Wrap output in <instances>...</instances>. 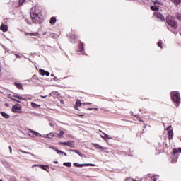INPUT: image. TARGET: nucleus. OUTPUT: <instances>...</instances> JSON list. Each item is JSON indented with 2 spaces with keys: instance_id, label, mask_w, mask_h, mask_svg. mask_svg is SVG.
Returning <instances> with one entry per match:
<instances>
[{
  "instance_id": "2",
  "label": "nucleus",
  "mask_w": 181,
  "mask_h": 181,
  "mask_svg": "<svg viewBox=\"0 0 181 181\" xmlns=\"http://www.w3.org/2000/svg\"><path fill=\"white\" fill-rule=\"evenodd\" d=\"M166 22L173 29H177V23H176V18L175 17L168 16L166 18Z\"/></svg>"
},
{
  "instance_id": "20",
  "label": "nucleus",
  "mask_w": 181,
  "mask_h": 181,
  "mask_svg": "<svg viewBox=\"0 0 181 181\" xmlns=\"http://www.w3.org/2000/svg\"><path fill=\"white\" fill-rule=\"evenodd\" d=\"M71 42V43H75L76 42V35H72L70 36Z\"/></svg>"
},
{
  "instance_id": "14",
  "label": "nucleus",
  "mask_w": 181,
  "mask_h": 181,
  "mask_svg": "<svg viewBox=\"0 0 181 181\" xmlns=\"http://www.w3.org/2000/svg\"><path fill=\"white\" fill-rule=\"evenodd\" d=\"M40 169H42L43 170H46L47 172H49V170H47V169H50V167H49V165H40Z\"/></svg>"
},
{
  "instance_id": "24",
  "label": "nucleus",
  "mask_w": 181,
  "mask_h": 181,
  "mask_svg": "<svg viewBox=\"0 0 181 181\" xmlns=\"http://www.w3.org/2000/svg\"><path fill=\"white\" fill-rule=\"evenodd\" d=\"M31 106L33 107V108H38V107H40V105H37L35 103H31Z\"/></svg>"
},
{
  "instance_id": "63",
  "label": "nucleus",
  "mask_w": 181,
  "mask_h": 181,
  "mask_svg": "<svg viewBox=\"0 0 181 181\" xmlns=\"http://www.w3.org/2000/svg\"><path fill=\"white\" fill-rule=\"evenodd\" d=\"M44 138H47V136L45 135L43 136Z\"/></svg>"
},
{
  "instance_id": "10",
  "label": "nucleus",
  "mask_w": 181,
  "mask_h": 181,
  "mask_svg": "<svg viewBox=\"0 0 181 181\" xmlns=\"http://www.w3.org/2000/svg\"><path fill=\"white\" fill-rule=\"evenodd\" d=\"M21 110V105L17 104V105H13L11 110L13 112H16V110Z\"/></svg>"
},
{
  "instance_id": "29",
  "label": "nucleus",
  "mask_w": 181,
  "mask_h": 181,
  "mask_svg": "<svg viewBox=\"0 0 181 181\" xmlns=\"http://www.w3.org/2000/svg\"><path fill=\"white\" fill-rule=\"evenodd\" d=\"M46 136L47 138H49V139L54 138L53 133H49L48 134H46Z\"/></svg>"
},
{
  "instance_id": "48",
  "label": "nucleus",
  "mask_w": 181,
  "mask_h": 181,
  "mask_svg": "<svg viewBox=\"0 0 181 181\" xmlns=\"http://www.w3.org/2000/svg\"><path fill=\"white\" fill-rule=\"evenodd\" d=\"M9 151H10V153H12V147L10 146H8Z\"/></svg>"
},
{
  "instance_id": "54",
  "label": "nucleus",
  "mask_w": 181,
  "mask_h": 181,
  "mask_svg": "<svg viewBox=\"0 0 181 181\" xmlns=\"http://www.w3.org/2000/svg\"><path fill=\"white\" fill-rule=\"evenodd\" d=\"M33 78L36 79V75H34V76H33Z\"/></svg>"
},
{
  "instance_id": "47",
  "label": "nucleus",
  "mask_w": 181,
  "mask_h": 181,
  "mask_svg": "<svg viewBox=\"0 0 181 181\" xmlns=\"http://www.w3.org/2000/svg\"><path fill=\"white\" fill-rule=\"evenodd\" d=\"M171 162H172L173 163H176L177 160H176V159H173V160H171Z\"/></svg>"
},
{
  "instance_id": "51",
  "label": "nucleus",
  "mask_w": 181,
  "mask_h": 181,
  "mask_svg": "<svg viewBox=\"0 0 181 181\" xmlns=\"http://www.w3.org/2000/svg\"><path fill=\"white\" fill-rule=\"evenodd\" d=\"M16 57H17L18 59H21V56L18 55V54H15Z\"/></svg>"
},
{
  "instance_id": "30",
  "label": "nucleus",
  "mask_w": 181,
  "mask_h": 181,
  "mask_svg": "<svg viewBox=\"0 0 181 181\" xmlns=\"http://www.w3.org/2000/svg\"><path fill=\"white\" fill-rule=\"evenodd\" d=\"M20 151L22 152V153H25L26 155H32V156H35V155L32 154L31 153L26 152L22 150H21Z\"/></svg>"
},
{
  "instance_id": "15",
  "label": "nucleus",
  "mask_w": 181,
  "mask_h": 181,
  "mask_svg": "<svg viewBox=\"0 0 181 181\" xmlns=\"http://www.w3.org/2000/svg\"><path fill=\"white\" fill-rule=\"evenodd\" d=\"M67 146H69V148H74V141H68Z\"/></svg>"
},
{
  "instance_id": "1",
  "label": "nucleus",
  "mask_w": 181,
  "mask_h": 181,
  "mask_svg": "<svg viewBox=\"0 0 181 181\" xmlns=\"http://www.w3.org/2000/svg\"><path fill=\"white\" fill-rule=\"evenodd\" d=\"M30 18L34 23H40L42 19V11L39 8L35 7L30 11Z\"/></svg>"
},
{
  "instance_id": "6",
  "label": "nucleus",
  "mask_w": 181,
  "mask_h": 181,
  "mask_svg": "<svg viewBox=\"0 0 181 181\" xmlns=\"http://www.w3.org/2000/svg\"><path fill=\"white\" fill-rule=\"evenodd\" d=\"M78 54H83L84 53V43L81 42V47L79 50L77 51Z\"/></svg>"
},
{
  "instance_id": "39",
  "label": "nucleus",
  "mask_w": 181,
  "mask_h": 181,
  "mask_svg": "<svg viewBox=\"0 0 181 181\" xmlns=\"http://www.w3.org/2000/svg\"><path fill=\"white\" fill-rule=\"evenodd\" d=\"M23 2H25V0H19L18 1L19 5H22V4H23Z\"/></svg>"
},
{
  "instance_id": "44",
  "label": "nucleus",
  "mask_w": 181,
  "mask_h": 181,
  "mask_svg": "<svg viewBox=\"0 0 181 181\" xmlns=\"http://www.w3.org/2000/svg\"><path fill=\"white\" fill-rule=\"evenodd\" d=\"M71 152H75L76 153H77V152L78 151V150H69Z\"/></svg>"
},
{
  "instance_id": "33",
  "label": "nucleus",
  "mask_w": 181,
  "mask_h": 181,
  "mask_svg": "<svg viewBox=\"0 0 181 181\" xmlns=\"http://www.w3.org/2000/svg\"><path fill=\"white\" fill-rule=\"evenodd\" d=\"M59 145H64L65 146H67V141H64V142H59L58 143Z\"/></svg>"
},
{
  "instance_id": "58",
  "label": "nucleus",
  "mask_w": 181,
  "mask_h": 181,
  "mask_svg": "<svg viewBox=\"0 0 181 181\" xmlns=\"http://www.w3.org/2000/svg\"><path fill=\"white\" fill-rule=\"evenodd\" d=\"M27 21V23H28V25H30V23L28 21V19H26Z\"/></svg>"
},
{
  "instance_id": "32",
  "label": "nucleus",
  "mask_w": 181,
  "mask_h": 181,
  "mask_svg": "<svg viewBox=\"0 0 181 181\" xmlns=\"http://www.w3.org/2000/svg\"><path fill=\"white\" fill-rule=\"evenodd\" d=\"M158 47H160V49H163V46H162V40H160V41H158Z\"/></svg>"
},
{
  "instance_id": "28",
  "label": "nucleus",
  "mask_w": 181,
  "mask_h": 181,
  "mask_svg": "<svg viewBox=\"0 0 181 181\" xmlns=\"http://www.w3.org/2000/svg\"><path fill=\"white\" fill-rule=\"evenodd\" d=\"M176 18H177L178 21H181V13H176Z\"/></svg>"
},
{
  "instance_id": "8",
  "label": "nucleus",
  "mask_w": 181,
  "mask_h": 181,
  "mask_svg": "<svg viewBox=\"0 0 181 181\" xmlns=\"http://www.w3.org/2000/svg\"><path fill=\"white\" fill-rule=\"evenodd\" d=\"M39 73L41 76H50V72L46 71L45 70H43V69H40Z\"/></svg>"
},
{
  "instance_id": "7",
  "label": "nucleus",
  "mask_w": 181,
  "mask_h": 181,
  "mask_svg": "<svg viewBox=\"0 0 181 181\" xmlns=\"http://www.w3.org/2000/svg\"><path fill=\"white\" fill-rule=\"evenodd\" d=\"M156 18H158V19H160L162 22H165V16L162 15L160 13H155Z\"/></svg>"
},
{
  "instance_id": "38",
  "label": "nucleus",
  "mask_w": 181,
  "mask_h": 181,
  "mask_svg": "<svg viewBox=\"0 0 181 181\" xmlns=\"http://www.w3.org/2000/svg\"><path fill=\"white\" fill-rule=\"evenodd\" d=\"M35 166L40 168V166H42V165H40V164H35V165H33V168H35Z\"/></svg>"
},
{
  "instance_id": "9",
  "label": "nucleus",
  "mask_w": 181,
  "mask_h": 181,
  "mask_svg": "<svg viewBox=\"0 0 181 181\" xmlns=\"http://www.w3.org/2000/svg\"><path fill=\"white\" fill-rule=\"evenodd\" d=\"M83 103H81V100H77L74 108L78 111V107H81Z\"/></svg>"
},
{
  "instance_id": "57",
  "label": "nucleus",
  "mask_w": 181,
  "mask_h": 181,
  "mask_svg": "<svg viewBox=\"0 0 181 181\" xmlns=\"http://www.w3.org/2000/svg\"><path fill=\"white\" fill-rule=\"evenodd\" d=\"M82 104H83V105H87V103H83Z\"/></svg>"
},
{
  "instance_id": "55",
  "label": "nucleus",
  "mask_w": 181,
  "mask_h": 181,
  "mask_svg": "<svg viewBox=\"0 0 181 181\" xmlns=\"http://www.w3.org/2000/svg\"><path fill=\"white\" fill-rule=\"evenodd\" d=\"M54 81H57V77H54Z\"/></svg>"
},
{
  "instance_id": "16",
  "label": "nucleus",
  "mask_w": 181,
  "mask_h": 181,
  "mask_svg": "<svg viewBox=\"0 0 181 181\" xmlns=\"http://www.w3.org/2000/svg\"><path fill=\"white\" fill-rule=\"evenodd\" d=\"M14 86H16V87H17V88H18L19 90H23V87L22 86V83L15 82Z\"/></svg>"
},
{
  "instance_id": "22",
  "label": "nucleus",
  "mask_w": 181,
  "mask_h": 181,
  "mask_svg": "<svg viewBox=\"0 0 181 181\" xmlns=\"http://www.w3.org/2000/svg\"><path fill=\"white\" fill-rule=\"evenodd\" d=\"M173 152L174 155H176V153H177L178 152L180 153H181V148H179L178 149L174 148L173 150Z\"/></svg>"
},
{
  "instance_id": "59",
  "label": "nucleus",
  "mask_w": 181,
  "mask_h": 181,
  "mask_svg": "<svg viewBox=\"0 0 181 181\" xmlns=\"http://www.w3.org/2000/svg\"><path fill=\"white\" fill-rule=\"evenodd\" d=\"M91 105V103H87V105Z\"/></svg>"
},
{
  "instance_id": "42",
  "label": "nucleus",
  "mask_w": 181,
  "mask_h": 181,
  "mask_svg": "<svg viewBox=\"0 0 181 181\" xmlns=\"http://www.w3.org/2000/svg\"><path fill=\"white\" fill-rule=\"evenodd\" d=\"M11 100H12L13 101H16V103H21V101H19V100H16V99L11 98Z\"/></svg>"
},
{
  "instance_id": "43",
  "label": "nucleus",
  "mask_w": 181,
  "mask_h": 181,
  "mask_svg": "<svg viewBox=\"0 0 181 181\" xmlns=\"http://www.w3.org/2000/svg\"><path fill=\"white\" fill-rule=\"evenodd\" d=\"M53 135H54V137L56 136V137H59V133H53Z\"/></svg>"
},
{
  "instance_id": "12",
  "label": "nucleus",
  "mask_w": 181,
  "mask_h": 181,
  "mask_svg": "<svg viewBox=\"0 0 181 181\" xmlns=\"http://www.w3.org/2000/svg\"><path fill=\"white\" fill-rule=\"evenodd\" d=\"M25 36H37L39 35V33H25Z\"/></svg>"
},
{
  "instance_id": "36",
  "label": "nucleus",
  "mask_w": 181,
  "mask_h": 181,
  "mask_svg": "<svg viewBox=\"0 0 181 181\" xmlns=\"http://www.w3.org/2000/svg\"><path fill=\"white\" fill-rule=\"evenodd\" d=\"M15 98H18V100H23V97H21L19 95H14Z\"/></svg>"
},
{
  "instance_id": "61",
  "label": "nucleus",
  "mask_w": 181,
  "mask_h": 181,
  "mask_svg": "<svg viewBox=\"0 0 181 181\" xmlns=\"http://www.w3.org/2000/svg\"><path fill=\"white\" fill-rule=\"evenodd\" d=\"M42 97V98H46V97H47V96H41Z\"/></svg>"
},
{
  "instance_id": "64",
  "label": "nucleus",
  "mask_w": 181,
  "mask_h": 181,
  "mask_svg": "<svg viewBox=\"0 0 181 181\" xmlns=\"http://www.w3.org/2000/svg\"><path fill=\"white\" fill-rule=\"evenodd\" d=\"M153 181H156V178H154V179H153Z\"/></svg>"
},
{
  "instance_id": "5",
  "label": "nucleus",
  "mask_w": 181,
  "mask_h": 181,
  "mask_svg": "<svg viewBox=\"0 0 181 181\" xmlns=\"http://www.w3.org/2000/svg\"><path fill=\"white\" fill-rule=\"evenodd\" d=\"M29 135L30 136H31L32 138H33L34 136H42V134H40V133H38L37 132H35L33 130H30L29 132Z\"/></svg>"
},
{
  "instance_id": "31",
  "label": "nucleus",
  "mask_w": 181,
  "mask_h": 181,
  "mask_svg": "<svg viewBox=\"0 0 181 181\" xmlns=\"http://www.w3.org/2000/svg\"><path fill=\"white\" fill-rule=\"evenodd\" d=\"M76 153L79 155V156H81V158H86V156L80 151H78Z\"/></svg>"
},
{
  "instance_id": "19",
  "label": "nucleus",
  "mask_w": 181,
  "mask_h": 181,
  "mask_svg": "<svg viewBox=\"0 0 181 181\" xmlns=\"http://www.w3.org/2000/svg\"><path fill=\"white\" fill-rule=\"evenodd\" d=\"M151 11H159V6H151Z\"/></svg>"
},
{
  "instance_id": "27",
  "label": "nucleus",
  "mask_w": 181,
  "mask_h": 181,
  "mask_svg": "<svg viewBox=\"0 0 181 181\" xmlns=\"http://www.w3.org/2000/svg\"><path fill=\"white\" fill-rule=\"evenodd\" d=\"M63 165L67 168H71V163H64Z\"/></svg>"
},
{
  "instance_id": "62",
  "label": "nucleus",
  "mask_w": 181,
  "mask_h": 181,
  "mask_svg": "<svg viewBox=\"0 0 181 181\" xmlns=\"http://www.w3.org/2000/svg\"><path fill=\"white\" fill-rule=\"evenodd\" d=\"M54 163H59L58 161H54Z\"/></svg>"
},
{
  "instance_id": "46",
  "label": "nucleus",
  "mask_w": 181,
  "mask_h": 181,
  "mask_svg": "<svg viewBox=\"0 0 181 181\" xmlns=\"http://www.w3.org/2000/svg\"><path fill=\"white\" fill-rule=\"evenodd\" d=\"M172 128V126H169L167 127L166 131H170V129Z\"/></svg>"
},
{
  "instance_id": "17",
  "label": "nucleus",
  "mask_w": 181,
  "mask_h": 181,
  "mask_svg": "<svg viewBox=\"0 0 181 181\" xmlns=\"http://www.w3.org/2000/svg\"><path fill=\"white\" fill-rule=\"evenodd\" d=\"M94 147L96 148V149H100V151H103V149H105V148L100 146L99 144H95Z\"/></svg>"
},
{
  "instance_id": "25",
  "label": "nucleus",
  "mask_w": 181,
  "mask_h": 181,
  "mask_svg": "<svg viewBox=\"0 0 181 181\" xmlns=\"http://www.w3.org/2000/svg\"><path fill=\"white\" fill-rule=\"evenodd\" d=\"M171 2L175 3V5H179L181 2V0H171Z\"/></svg>"
},
{
  "instance_id": "53",
  "label": "nucleus",
  "mask_w": 181,
  "mask_h": 181,
  "mask_svg": "<svg viewBox=\"0 0 181 181\" xmlns=\"http://www.w3.org/2000/svg\"><path fill=\"white\" fill-rule=\"evenodd\" d=\"M62 155H64L65 156H67V153H65V152L62 153Z\"/></svg>"
},
{
  "instance_id": "21",
  "label": "nucleus",
  "mask_w": 181,
  "mask_h": 181,
  "mask_svg": "<svg viewBox=\"0 0 181 181\" xmlns=\"http://www.w3.org/2000/svg\"><path fill=\"white\" fill-rule=\"evenodd\" d=\"M1 115H2V117H4V118H6V119H8L9 118V115H8L7 113H5L4 112H1Z\"/></svg>"
},
{
  "instance_id": "3",
  "label": "nucleus",
  "mask_w": 181,
  "mask_h": 181,
  "mask_svg": "<svg viewBox=\"0 0 181 181\" xmlns=\"http://www.w3.org/2000/svg\"><path fill=\"white\" fill-rule=\"evenodd\" d=\"M171 97L173 103L176 104L180 103V94L178 92H171Z\"/></svg>"
},
{
  "instance_id": "52",
  "label": "nucleus",
  "mask_w": 181,
  "mask_h": 181,
  "mask_svg": "<svg viewBox=\"0 0 181 181\" xmlns=\"http://www.w3.org/2000/svg\"><path fill=\"white\" fill-rule=\"evenodd\" d=\"M60 103H61V104H64V101H63V100H61Z\"/></svg>"
},
{
  "instance_id": "40",
  "label": "nucleus",
  "mask_w": 181,
  "mask_h": 181,
  "mask_svg": "<svg viewBox=\"0 0 181 181\" xmlns=\"http://www.w3.org/2000/svg\"><path fill=\"white\" fill-rule=\"evenodd\" d=\"M135 117H136V118H139V121H140V122H144V120L141 119V118L138 117V115H135Z\"/></svg>"
},
{
  "instance_id": "49",
  "label": "nucleus",
  "mask_w": 181,
  "mask_h": 181,
  "mask_svg": "<svg viewBox=\"0 0 181 181\" xmlns=\"http://www.w3.org/2000/svg\"><path fill=\"white\" fill-rule=\"evenodd\" d=\"M76 115H78V117H84V114H83V115H80V114H77Z\"/></svg>"
},
{
  "instance_id": "18",
  "label": "nucleus",
  "mask_w": 181,
  "mask_h": 181,
  "mask_svg": "<svg viewBox=\"0 0 181 181\" xmlns=\"http://www.w3.org/2000/svg\"><path fill=\"white\" fill-rule=\"evenodd\" d=\"M153 4L156 6L157 5H160V0H151Z\"/></svg>"
},
{
  "instance_id": "45",
  "label": "nucleus",
  "mask_w": 181,
  "mask_h": 181,
  "mask_svg": "<svg viewBox=\"0 0 181 181\" xmlns=\"http://www.w3.org/2000/svg\"><path fill=\"white\" fill-rule=\"evenodd\" d=\"M50 149H53L54 151H56V149H57V148H55L54 146H49Z\"/></svg>"
},
{
  "instance_id": "11",
  "label": "nucleus",
  "mask_w": 181,
  "mask_h": 181,
  "mask_svg": "<svg viewBox=\"0 0 181 181\" xmlns=\"http://www.w3.org/2000/svg\"><path fill=\"white\" fill-rule=\"evenodd\" d=\"M0 29H1V30H2V32H6L8 30V25H6L5 24H2L0 26Z\"/></svg>"
},
{
  "instance_id": "56",
  "label": "nucleus",
  "mask_w": 181,
  "mask_h": 181,
  "mask_svg": "<svg viewBox=\"0 0 181 181\" xmlns=\"http://www.w3.org/2000/svg\"><path fill=\"white\" fill-rule=\"evenodd\" d=\"M88 110H89V111H91L92 110H94V108H88Z\"/></svg>"
},
{
  "instance_id": "50",
  "label": "nucleus",
  "mask_w": 181,
  "mask_h": 181,
  "mask_svg": "<svg viewBox=\"0 0 181 181\" xmlns=\"http://www.w3.org/2000/svg\"><path fill=\"white\" fill-rule=\"evenodd\" d=\"M49 125H50V127H54V124H53L52 122H50Z\"/></svg>"
},
{
  "instance_id": "26",
  "label": "nucleus",
  "mask_w": 181,
  "mask_h": 181,
  "mask_svg": "<svg viewBox=\"0 0 181 181\" xmlns=\"http://www.w3.org/2000/svg\"><path fill=\"white\" fill-rule=\"evenodd\" d=\"M59 134V138H63V135H64V131L60 130V132Z\"/></svg>"
},
{
  "instance_id": "4",
  "label": "nucleus",
  "mask_w": 181,
  "mask_h": 181,
  "mask_svg": "<svg viewBox=\"0 0 181 181\" xmlns=\"http://www.w3.org/2000/svg\"><path fill=\"white\" fill-rule=\"evenodd\" d=\"M74 166L76 168H83V166H95V164L86 163V164H78V163H74Z\"/></svg>"
},
{
  "instance_id": "37",
  "label": "nucleus",
  "mask_w": 181,
  "mask_h": 181,
  "mask_svg": "<svg viewBox=\"0 0 181 181\" xmlns=\"http://www.w3.org/2000/svg\"><path fill=\"white\" fill-rule=\"evenodd\" d=\"M9 181H16V177H11L9 178Z\"/></svg>"
},
{
  "instance_id": "35",
  "label": "nucleus",
  "mask_w": 181,
  "mask_h": 181,
  "mask_svg": "<svg viewBox=\"0 0 181 181\" xmlns=\"http://www.w3.org/2000/svg\"><path fill=\"white\" fill-rule=\"evenodd\" d=\"M55 151L59 154V155H62V153H64L63 151L59 150V149H55Z\"/></svg>"
},
{
  "instance_id": "41",
  "label": "nucleus",
  "mask_w": 181,
  "mask_h": 181,
  "mask_svg": "<svg viewBox=\"0 0 181 181\" xmlns=\"http://www.w3.org/2000/svg\"><path fill=\"white\" fill-rule=\"evenodd\" d=\"M125 181H134V179L129 177V178H126Z\"/></svg>"
},
{
  "instance_id": "13",
  "label": "nucleus",
  "mask_w": 181,
  "mask_h": 181,
  "mask_svg": "<svg viewBox=\"0 0 181 181\" xmlns=\"http://www.w3.org/2000/svg\"><path fill=\"white\" fill-rule=\"evenodd\" d=\"M168 139H173V130H169L168 132Z\"/></svg>"
},
{
  "instance_id": "34",
  "label": "nucleus",
  "mask_w": 181,
  "mask_h": 181,
  "mask_svg": "<svg viewBox=\"0 0 181 181\" xmlns=\"http://www.w3.org/2000/svg\"><path fill=\"white\" fill-rule=\"evenodd\" d=\"M105 139H111L112 138L108 136V134L103 133Z\"/></svg>"
},
{
  "instance_id": "60",
  "label": "nucleus",
  "mask_w": 181,
  "mask_h": 181,
  "mask_svg": "<svg viewBox=\"0 0 181 181\" xmlns=\"http://www.w3.org/2000/svg\"><path fill=\"white\" fill-rule=\"evenodd\" d=\"M143 2H148V0H142Z\"/></svg>"
},
{
  "instance_id": "23",
  "label": "nucleus",
  "mask_w": 181,
  "mask_h": 181,
  "mask_svg": "<svg viewBox=\"0 0 181 181\" xmlns=\"http://www.w3.org/2000/svg\"><path fill=\"white\" fill-rule=\"evenodd\" d=\"M49 23H51V25H54V23H56V17H52Z\"/></svg>"
}]
</instances>
